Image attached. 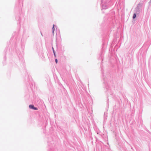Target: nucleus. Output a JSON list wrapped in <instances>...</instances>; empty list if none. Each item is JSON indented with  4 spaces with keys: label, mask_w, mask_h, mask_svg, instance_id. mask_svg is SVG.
Wrapping results in <instances>:
<instances>
[{
    "label": "nucleus",
    "mask_w": 151,
    "mask_h": 151,
    "mask_svg": "<svg viewBox=\"0 0 151 151\" xmlns=\"http://www.w3.org/2000/svg\"><path fill=\"white\" fill-rule=\"evenodd\" d=\"M29 107L30 109H33L34 110H37V109L35 107L34 105H30L29 106Z\"/></svg>",
    "instance_id": "1"
},
{
    "label": "nucleus",
    "mask_w": 151,
    "mask_h": 151,
    "mask_svg": "<svg viewBox=\"0 0 151 151\" xmlns=\"http://www.w3.org/2000/svg\"><path fill=\"white\" fill-rule=\"evenodd\" d=\"M52 32L53 33L54 31V30H55L54 25V24L53 25V27L52 28Z\"/></svg>",
    "instance_id": "2"
},
{
    "label": "nucleus",
    "mask_w": 151,
    "mask_h": 151,
    "mask_svg": "<svg viewBox=\"0 0 151 151\" xmlns=\"http://www.w3.org/2000/svg\"><path fill=\"white\" fill-rule=\"evenodd\" d=\"M136 17V14H134L133 17V19H134Z\"/></svg>",
    "instance_id": "3"
},
{
    "label": "nucleus",
    "mask_w": 151,
    "mask_h": 151,
    "mask_svg": "<svg viewBox=\"0 0 151 151\" xmlns=\"http://www.w3.org/2000/svg\"><path fill=\"white\" fill-rule=\"evenodd\" d=\"M52 50H53V52H54V55H55V52H54V49H53V48H52Z\"/></svg>",
    "instance_id": "4"
},
{
    "label": "nucleus",
    "mask_w": 151,
    "mask_h": 151,
    "mask_svg": "<svg viewBox=\"0 0 151 151\" xmlns=\"http://www.w3.org/2000/svg\"><path fill=\"white\" fill-rule=\"evenodd\" d=\"M52 50H53V52H54V55H55V52H54V49H53V48H52Z\"/></svg>",
    "instance_id": "5"
},
{
    "label": "nucleus",
    "mask_w": 151,
    "mask_h": 151,
    "mask_svg": "<svg viewBox=\"0 0 151 151\" xmlns=\"http://www.w3.org/2000/svg\"><path fill=\"white\" fill-rule=\"evenodd\" d=\"M55 61L56 63H58V60L57 59H56L55 60Z\"/></svg>",
    "instance_id": "6"
}]
</instances>
